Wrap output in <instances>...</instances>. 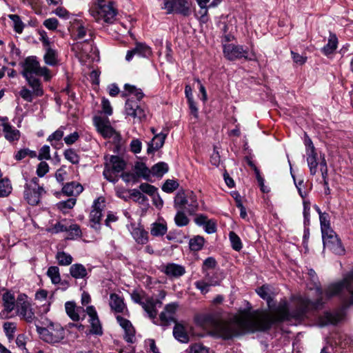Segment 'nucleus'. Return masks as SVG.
Masks as SVG:
<instances>
[{"instance_id": "nucleus-37", "label": "nucleus", "mask_w": 353, "mask_h": 353, "mask_svg": "<svg viewBox=\"0 0 353 353\" xmlns=\"http://www.w3.org/2000/svg\"><path fill=\"white\" fill-rule=\"evenodd\" d=\"M46 52L43 56V59L47 65L54 66L58 62L57 52L51 47L45 48Z\"/></svg>"}, {"instance_id": "nucleus-22", "label": "nucleus", "mask_w": 353, "mask_h": 353, "mask_svg": "<svg viewBox=\"0 0 353 353\" xmlns=\"http://www.w3.org/2000/svg\"><path fill=\"white\" fill-rule=\"evenodd\" d=\"M177 307L178 305L176 303H170L165 307L164 310L159 316L162 325L167 326L172 323H176L174 314Z\"/></svg>"}, {"instance_id": "nucleus-58", "label": "nucleus", "mask_w": 353, "mask_h": 353, "mask_svg": "<svg viewBox=\"0 0 353 353\" xmlns=\"http://www.w3.org/2000/svg\"><path fill=\"white\" fill-rule=\"evenodd\" d=\"M48 291L46 290H39L35 294V299L39 301H47L48 303L47 307L45 309V312H47L49 310L50 302L48 301Z\"/></svg>"}, {"instance_id": "nucleus-19", "label": "nucleus", "mask_w": 353, "mask_h": 353, "mask_svg": "<svg viewBox=\"0 0 353 353\" xmlns=\"http://www.w3.org/2000/svg\"><path fill=\"white\" fill-rule=\"evenodd\" d=\"M117 321L124 332V339L129 343L135 341V329L131 322L120 315L117 316Z\"/></svg>"}, {"instance_id": "nucleus-50", "label": "nucleus", "mask_w": 353, "mask_h": 353, "mask_svg": "<svg viewBox=\"0 0 353 353\" xmlns=\"http://www.w3.org/2000/svg\"><path fill=\"white\" fill-rule=\"evenodd\" d=\"M76 199L74 198H70L66 201H60L57 204V206L58 209L65 213L66 210L69 209H72L75 203H76Z\"/></svg>"}, {"instance_id": "nucleus-4", "label": "nucleus", "mask_w": 353, "mask_h": 353, "mask_svg": "<svg viewBox=\"0 0 353 353\" xmlns=\"http://www.w3.org/2000/svg\"><path fill=\"white\" fill-rule=\"evenodd\" d=\"M90 15L97 23H112L117 14L114 3L106 0H96L89 9Z\"/></svg>"}, {"instance_id": "nucleus-55", "label": "nucleus", "mask_w": 353, "mask_h": 353, "mask_svg": "<svg viewBox=\"0 0 353 353\" xmlns=\"http://www.w3.org/2000/svg\"><path fill=\"white\" fill-rule=\"evenodd\" d=\"M179 183L176 181L168 179L162 186V190L165 192L170 193L177 189Z\"/></svg>"}, {"instance_id": "nucleus-42", "label": "nucleus", "mask_w": 353, "mask_h": 353, "mask_svg": "<svg viewBox=\"0 0 353 353\" xmlns=\"http://www.w3.org/2000/svg\"><path fill=\"white\" fill-rule=\"evenodd\" d=\"M134 49L136 54L140 57H148L152 54L150 48L143 43H137Z\"/></svg>"}, {"instance_id": "nucleus-64", "label": "nucleus", "mask_w": 353, "mask_h": 353, "mask_svg": "<svg viewBox=\"0 0 353 353\" xmlns=\"http://www.w3.org/2000/svg\"><path fill=\"white\" fill-rule=\"evenodd\" d=\"M190 353H209V350L202 344H194L190 347Z\"/></svg>"}, {"instance_id": "nucleus-6", "label": "nucleus", "mask_w": 353, "mask_h": 353, "mask_svg": "<svg viewBox=\"0 0 353 353\" xmlns=\"http://www.w3.org/2000/svg\"><path fill=\"white\" fill-rule=\"evenodd\" d=\"M175 209H181L189 214H194L199 208L196 196L192 191H179L174 199Z\"/></svg>"}, {"instance_id": "nucleus-33", "label": "nucleus", "mask_w": 353, "mask_h": 353, "mask_svg": "<svg viewBox=\"0 0 353 353\" xmlns=\"http://www.w3.org/2000/svg\"><path fill=\"white\" fill-rule=\"evenodd\" d=\"M173 335L177 341L181 343H188L189 341V336L184 326L180 323H176L173 330Z\"/></svg>"}, {"instance_id": "nucleus-11", "label": "nucleus", "mask_w": 353, "mask_h": 353, "mask_svg": "<svg viewBox=\"0 0 353 353\" xmlns=\"http://www.w3.org/2000/svg\"><path fill=\"white\" fill-rule=\"evenodd\" d=\"M38 333L41 338L50 343L60 342L65 336L64 330L59 324H50L47 327H37Z\"/></svg>"}, {"instance_id": "nucleus-61", "label": "nucleus", "mask_w": 353, "mask_h": 353, "mask_svg": "<svg viewBox=\"0 0 353 353\" xmlns=\"http://www.w3.org/2000/svg\"><path fill=\"white\" fill-rule=\"evenodd\" d=\"M65 128L61 126L59 129H57L55 132H54L52 134H50L48 138V141L52 142L53 141H59L62 139L63 137Z\"/></svg>"}, {"instance_id": "nucleus-12", "label": "nucleus", "mask_w": 353, "mask_h": 353, "mask_svg": "<svg viewBox=\"0 0 353 353\" xmlns=\"http://www.w3.org/2000/svg\"><path fill=\"white\" fill-rule=\"evenodd\" d=\"M125 162L118 156H111L110 161L105 163L103 170L104 177L109 181L115 183L118 181L116 174L125 168Z\"/></svg>"}, {"instance_id": "nucleus-52", "label": "nucleus", "mask_w": 353, "mask_h": 353, "mask_svg": "<svg viewBox=\"0 0 353 353\" xmlns=\"http://www.w3.org/2000/svg\"><path fill=\"white\" fill-rule=\"evenodd\" d=\"M229 238L232 248L236 251H239L242 248V243L239 236L234 232H230L229 234Z\"/></svg>"}, {"instance_id": "nucleus-8", "label": "nucleus", "mask_w": 353, "mask_h": 353, "mask_svg": "<svg viewBox=\"0 0 353 353\" xmlns=\"http://www.w3.org/2000/svg\"><path fill=\"white\" fill-rule=\"evenodd\" d=\"M16 314L27 323L34 322L37 317L31 303L25 294H19L16 300Z\"/></svg>"}, {"instance_id": "nucleus-51", "label": "nucleus", "mask_w": 353, "mask_h": 353, "mask_svg": "<svg viewBox=\"0 0 353 353\" xmlns=\"http://www.w3.org/2000/svg\"><path fill=\"white\" fill-rule=\"evenodd\" d=\"M325 318L326 319L324 322L322 323V325L326 324H336L339 321H340L342 319L341 314H332L327 312L325 314Z\"/></svg>"}, {"instance_id": "nucleus-31", "label": "nucleus", "mask_w": 353, "mask_h": 353, "mask_svg": "<svg viewBox=\"0 0 353 353\" xmlns=\"http://www.w3.org/2000/svg\"><path fill=\"white\" fill-rule=\"evenodd\" d=\"M166 136L167 134L163 132L155 134L148 145V152L150 153L160 149L164 144Z\"/></svg>"}, {"instance_id": "nucleus-21", "label": "nucleus", "mask_w": 353, "mask_h": 353, "mask_svg": "<svg viewBox=\"0 0 353 353\" xmlns=\"http://www.w3.org/2000/svg\"><path fill=\"white\" fill-rule=\"evenodd\" d=\"M85 312L90 317V332L93 334L101 335L103 334L102 327L94 307L92 305L88 306Z\"/></svg>"}, {"instance_id": "nucleus-14", "label": "nucleus", "mask_w": 353, "mask_h": 353, "mask_svg": "<svg viewBox=\"0 0 353 353\" xmlns=\"http://www.w3.org/2000/svg\"><path fill=\"white\" fill-rule=\"evenodd\" d=\"M223 53L225 57L230 61L241 58L252 60L255 57L254 53H252V56H249L248 51L243 49V46H235L232 43L223 46Z\"/></svg>"}, {"instance_id": "nucleus-28", "label": "nucleus", "mask_w": 353, "mask_h": 353, "mask_svg": "<svg viewBox=\"0 0 353 353\" xmlns=\"http://www.w3.org/2000/svg\"><path fill=\"white\" fill-rule=\"evenodd\" d=\"M158 304L161 305V302L152 298H148L142 304V307L147 312L150 318L155 319L157 314V306Z\"/></svg>"}, {"instance_id": "nucleus-60", "label": "nucleus", "mask_w": 353, "mask_h": 353, "mask_svg": "<svg viewBox=\"0 0 353 353\" xmlns=\"http://www.w3.org/2000/svg\"><path fill=\"white\" fill-rule=\"evenodd\" d=\"M139 189L144 193L149 194L150 196L154 195V193L157 192V189L148 183H143L139 185Z\"/></svg>"}, {"instance_id": "nucleus-35", "label": "nucleus", "mask_w": 353, "mask_h": 353, "mask_svg": "<svg viewBox=\"0 0 353 353\" xmlns=\"http://www.w3.org/2000/svg\"><path fill=\"white\" fill-rule=\"evenodd\" d=\"M3 307L7 312H10L16 307V300L12 294L6 292L3 294L2 297Z\"/></svg>"}, {"instance_id": "nucleus-54", "label": "nucleus", "mask_w": 353, "mask_h": 353, "mask_svg": "<svg viewBox=\"0 0 353 353\" xmlns=\"http://www.w3.org/2000/svg\"><path fill=\"white\" fill-rule=\"evenodd\" d=\"M65 158L73 164L79 162V157L73 149H68L64 152Z\"/></svg>"}, {"instance_id": "nucleus-32", "label": "nucleus", "mask_w": 353, "mask_h": 353, "mask_svg": "<svg viewBox=\"0 0 353 353\" xmlns=\"http://www.w3.org/2000/svg\"><path fill=\"white\" fill-rule=\"evenodd\" d=\"M110 306L116 312H123L125 307L123 299L116 294H110Z\"/></svg>"}, {"instance_id": "nucleus-41", "label": "nucleus", "mask_w": 353, "mask_h": 353, "mask_svg": "<svg viewBox=\"0 0 353 353\" xmlns=\"http://www.w3.org/2000/svg\"><path fill=\"white\" fill-rule=\"evenodd\" d=\"M327 214L319 212V220L321 228L322 236L329 234V232H334L330 227V221Z\"/></svg>"}, {"instance_id": "nucleus-43", "label": "nucleus", "mask_w": 353, "mask_h": 353, "mask_svg": "<svg viewBox=\"0 0 353 353\" xmlns=\"http://www.w3.org/2000/svg\"><path fill=\"white\" fill-rule=\"evenodd\" d=\"M47 276L50 279L53 284H59L61 282L59 269L57 266H50L47 271Z\"/></svg>"}, {"instance_id": "nucleus-17", "label": "nucleus", "mask_w": 353, "mask_h": 353, "mask_svg": "<svg viewBox=\"0 0 353 353\" xmlns=\"http://www.w3.org/2000/svg\"><path fill=\"white\" fill-rule=\"evenodd\" d=\"M0 126L2 128L3 136L8 141L13 143L19 140L21 137L19 130L9 123L8 117H0Z\"/></svg>"}, {"instance_id": "nucleus-36", "label": "nucleus", "mask_w": 353, "mask_h": 353, "mask_svg": "<svg viewBox=\"0 0 353 353\" xmlns=\"http://www.w3.org/2000/svg\"><path fill=\"white\" fill-rule=\"evenodd\" d=\"M307 165L310 168V172L312 175L316 174L317 172V153L316 150L309 151L306 152Z\"/></svg>"}, {"instance_id": "nucleus-62", "label": "nucleus", "mask_w": 353, "mask_h": 353, "mask_svg": "<svg viewBox=\"0 0 353 353\" xmlns=\"http://www.w3.org/2000/svg\"><path fill=\"white\" fill-rule=\"evenodd\" d=\"M43 26L50 30H55L59 26V21L56 18H49L43 21Z\"/></svg>"}, {"instance_id": "nucleus-23", "label": "nucleus", "mask_w": 353, "mask_h": 353, "mask_svg": "<svg viewBox=\"0 0 353 353\" xmlns=\"http://www.w3.org/2000/svg\"><path fill=\"white\" fill-rule=\"evenodd\" d=\"M92 45L88 40H85L83 42H77L72 44V50L75 53L76 56L83 60L88 57V53L92 50Z\"/></svg>"}, {"instance_id": "nucleus-2", "label": "nucleus", "mask_w": 353, "mask_h": 353, "mask_svg": "<svg viewBox=\"0 0 353 353\" xmlns=\"http://www.w3.org/2000/svg\"><path fill=\"white\" fill-rule=\"evenodd\" d=\"M256 292L261 298L267 301L268 307L270 310H271V312L270 313H267L257 310L253 312L248 311V312H257L260 314L270 315L272 318L268 327H260L256 329V330H267L271 326L272 323L277 321L290 320L292 318L296 319H301L310 309H318L322 306L324 303L323 301V291L319 287H316L314 290L315 294L319 296V298L315 302H312L307 297H303L301 295H298L294 296L292 299V303L290 305H288L286 300H281L278 305L274 309L273 304L272 303L274 293L270 285H263L261 287L257 288L256 290ZM243 311L248 312V310H245ZM254 331H256V330Z\"/></svg>"}, {"instance_id": "nucleus-15", "label": "nucleus", "mask_w": 353, "mask_h": 353, "mask_svg": "<svg viewBox=\"0 0 353 353\" xmlns=\"http://www.w3.org/2000/svg\"><path fill=\"white\" fill-rule=\"evenodd\" d=\"M329 232V234L322 236L324 248H327L336 254H344L345 248L336 233L334 232Z\"/></svg>"}, {"instance_id": "nucleus-5", "label": "nucleus", "mask_w": 353, "mask_h": 353, "mask_svg": "<svg viewBox=\"0 0 353 353\" xmlns=\"http://www.w3.org/2000/svg\"><path fill=\"white\" fill-rule=\"evenodd\" d=\"M22 74L26 81H30L32 84L40 82L34 74L43 77L46 81H49L52 78L50 71L46 67H41L34 57H29L26 59Z\"/></svg>"}, {"instance_id": "nucleus-7", "label": "nucleus", "mask_w": 353, "mask_h": 353, "mask_svg": "<svg viewBox=\"0 0 353 353\" xmlns=\"http://www.w3.org/2000/svg\"><path fill=\"white\" fill-rule=\"evenodd\" d=\"M346 290L350 295V303H353V272L348 274L343 281L330 285L325 295L329 299Z\"/></svg>"}, {"instance_id": "nucleus-53", "label": "nucleus", "mask_w": 353, "mask_h": 353, "mask_svg": "<svg viewBox=\"0 0 353 353\" xmlns=\"http://www.w3.org/2000/svg\"><path fill=\"white\" fill-rule=\"evenodd\" d=\"M9 18L12 20L14 24V29L17 33H21L23 32L24 25L21 21L19 16L17 14H10Z\"/></svg>"}, {"instance_id": "nucleus-57", "label": "nucleus", "mask_w": 353, "mask_h": 353, "mask_svg": "<svg viewBox=\"0 0 353 353\" xmlns=\"http://www.w3.org/2000/svg\"><path fill=\"white\" fill-rule=\"evenodd\" d=\"M216 262L215 259L212 257H208L203 261V273H206V272L213 271L214 268L216 266Z\"/></svg>"}, {"instance_id": "nucleus-13", "label": "nucleus", "mask_w": 353, "mask_h": 353, "mask_svg": "<svg viewBox=\"0 0 353 353\" xmlns=\"http://www.w3.org/2000/svg\"><path fill=\"white\" fill-rule=\"evenodd\" d=\"M161 8L165 10L167 14L176 12L188 17L191 13L189 0H164Z\"/></svg>"}, {"instance_id": "nucleus-45", "label": "nucleus", "mask_w": 353, "mask_h": 353, "mask_svg": "<svg viewBox=\"0 0 353 353\" xmlns=\"http://www.w3.org/2000/svg\"><path fill=\"white\" fill-rule=\"evenodd\" d=\"M177 212L174 217L175 224L179 227L185 226L189 223V219L185 214V212L181 210V209H176Z\"/></svg>"}, {"instance_id": "nucleus-48", "label": "nucleus", "mask_w": 353, "mask_h": 353, "mask_svg": "<svg viewBox=\"0 0 353 353\" xmlns=\"http://www.w3.org/2000/svg\"><path fill=\"white\" fill-rule=\"evenodd\" d=\"M8 50H9V54L10 58L12 61V65L15 64V62L19 60L21 57V52L19 49H18L14 43L12 41H10L8 45Z\"/></svg>"}, {"instance_id": "nucleus-46", "label": "nucleus", "mask_w": 353, "mask_h": 353, "mask_svg": "<svg viewBox=\"0 0 353 353\" xmlns=\"http://www.w3.org/2000/svg\"><path fill=\"white\" fill-rule=\"evenodd\" d=\"M12 190V187L9 179H3L0 181V197L8 196Z\"/></svg>"}, {"instance_id": "nucleus-26", "label": "nucleus", "mask_w": 353, "mask_h": 353, "mask_svg": "<svg viewBox=\"0 0 353 353\" xmlns=\"http://www.w3.org/2000/svg\"><path fill=\"white\" fill-rule=\"evenodd\" d=\"M129 230L137 243L144 245L148 243V233L141 226H136L134 224H131Z\"/></svg>"}, {"instance_id": "nucleus-29", "label": "nucleus", "mask_w": 353, "mask_h": 353, "mask_svg": "<svg viewBox=\"0 0 353 353\" xmlns=\"http://www.w3.org/2000/svg\"><path fill=\"white\" fill-rule=\"evenodd\" d=\"M83 190V186L77 182L66 183L62 188L63 193L67 196H77Z\"/></svg>"}, {"instance_id": "nucleus-9", "label": "nucleus", "mask_w": 353, "mask_h": 353, "mask_svg": "<svg viewBox=\"0 0 353 353\" xmlns=\"http://www.w3.org/2000/svg\"><path fill=\"white\" fill-rule=\"evenodd\" d=\"M223 279V272L221 270L206 272L203 279L196 281L194 285L202 294H205L210 291V287L219 285Z\"/></svg>"}, {"instance_id": "nucleus-40", "label": "nucleus", "mask_w": 353, "mask_h": 353, "mask_svg": "<svg viewBox=\"0 0 353 353\" xmlns=\"http://www.w3.org/2000/svg\"><path fill=\"white\" fill-rule=\"evenodd\" d=\"M55 258L59 265L62 266H67L72 263L73 261L72 256L63 251L58 252L55 256Z\"/></svg>"}, {"instance_id": "nucleus-20", "label": "nucleus", "mask_w": 353, "mask_h": 353, "mask_svg": "<svg viewBox=\"0 0 353 353\" xmlns=\"http://www.w3.org/2000/svg\"><path fill=\"white\" fill-rule=\"evenodd\" d=\"M70 26L68 30L71 34V36L74 39H82L85 37L87 33V28L84 23L78 19H72L70 21Z\"/></svg>"}, {"instance_id": "nucleus-10", "label": "nucleus", "mask_w": 353, "mask_h": 353, "mask_svg": "<svg viewBox=\"0 0 353 353\" xmlns=\"http://www.w3.org/2000/svg\"><path fill=\"white\" fill-rule=\"evenodd\" d=\"M44 193L43 188L39 184L38 178L33 177L30 181H27L24 190V198L30 205H37Z\"/></svg>"}, {"instance_id": "nucleus-63", "label": "nucleus", "mask_w": 353, "mask_h": 353, "mask_svg": "<svg viewBox=\"0 0 353 353\" xmlns=\"http://www.w3.org/2000/svg\"><path fill=\"white\" fill-rule=\"evenodd\" d=\"M49 171V165L45 161H41L37 166V174L39 177H43L45 176Z\"/></svg>"}, {"instance_id": "nucleus-34", "label": "nucleus", "mask_w": 353, "mask_h": 353, "mask_svg": "<svg viewBox=\"0 0 353 353\" xmlns=\"http://www.w3.org/2000/svg\"><path fill=\"white\" fill-rule=\"evenodd\" d=\"M70 274L73 278L79 279L85 278L87 276L88 272L83 265L81 263H75L70 266Z\"/></svg>"}, {"instance_id": "nucleus-24", "label": "nucleus", "mask_w": 353, "mask_h": 353, "mask_svg": "<svg viewBox=\"0 0 353 353\" xmlns=\"http://www.w3.org/2000/svg\"><path fill=\"white\" fill-rule=\"evenodd\" d=\"M65 309L68 316L74 321H78L81 319L85 317L84 312L85 310L82 307H77L75 303L72 301H68L65 303Z\"/></svg>"}, {"instance_id": "nucleus-18", "label": "nucleus", "mask_w": 353, "mask_h": 353, "mask_svg": "<svg viewBox=\"0 0 353 353\" xmlns=\"http://www.w3.org/2000/svg\"><path fill=\"white\" fill-rule=\"evenodd\" d=\"M27 82L32 88V90H30L26 87H23L21 89L19 94L23 100L28 102H32L34 97H41L43 94V90L41 82H35L34 84H32L30 81Z\"/></svg>"}, {"instance_id": "nucleus-25", "label": "nucleus", "mask_w": 353, "mask_h": 353, "mask_svg": "<svg viewBox=\"0 0 353 353\" xmlns=\"http://www.w3.org/2000/svg\"><path fill=\"white\" fill-rule=\"evenodd\" d=\"M104 203V199L99 197L94 200L92 205V210L90 212V221L94 225H99L101 219V210Z\"/></svg>"}, {"instance_id": "nucleus-47", "label": "nucleus", "mask_w": 353, "mask_h": 353, "mask_svg": "<svg viewBox=\"0 0 353 353\" xmlns=\"http://www.w3.org/2000/svg\"><path fill=\"white\" fill-rule=\"evenodd\" d=\"M205 240L202 236H196L189 241V246L192 251H199L202 249Z\"/></svg>"}, {"instance_id": "nucleus-44", "label": "nucleus", "mask_w": 353, "mask_h": 353, "mask_svg": "<svg viewBox=\"0 0 353 353\" xmlns=\"http://www.w3.org/2000/svg\"><path fill=\"white\" fill-rule=\"evenodd\" d=\"M151 173L157 176H162L168 171V165L164 162H160L152 166Z\"/></svg>"}, {"instance_id": "nucleus-3", "label": "nucleus", "mask_w": 353, "mask_h": 353, "mask_svg": "<svg viewBox=\"0 0 353 353\" xmlns=\"http://www.w3.org/2000/svg\"><path fill=\"white\" fill-rule=\"evenodd\" d=\"M123 97L127 98L125 103L124 112L126 117L133 119V122L139 123L146 117L145 109L139 103L144 94L139 88L130 84H125L124 90L121 93Z\"/></svg>"}, {"instance_id": "nucleus-39", "label": "nucleus", "mask_w": 353, "mask_h": 353, "mask_svg": "<svg viewBox=\"0 0 353 353\" xmlns=\"http://www.w3.org/2000/svg\"><path fill=\"white\" fill-rule=\"evenodd\" d=\"M134 171L138 176L148 179L151 174V170L141 162H137L134 165Z\"/></svg>"}, {"instance_id": "nucleus-56", "label": "nucleus", "mask_w": 353, "mask_h": 353, "mask_svg": "<svg viewBox=\"0 0 353 353\" xmlns=\"http://www.w3.org/2000/svg\"><path fill=\"white\" fill-rule=\"evenodd\" d=\"M69 232V236L68 239H73L76 237L80 236L81 231L79 226L77 224H72L68 227V231Z\"/></svg>"}, {"instance_id": "nucleus-49", "label": "nucleus", "mask_w": 353, "mask_h": 353, "mask_svg": "<svg viewBox=\"0 0 353 353\" xmlns=\"http://www.w3.org/2000/svg\"><path fill=\"white\" fill-rule=\"evenodd\" d=\"M3 328L8 339L10 341L12 340L17 330L16 323L12 322H5L3 323Z\"/></svg>"}, {"instance_id": "nucleus-16", "label": "nucleus", "mask_w": 353, "mask_h": 353, "mask_svg": "<svg viewBox=\"0 0 353 353\" xmlns=\"http://www.w3.org/2000/svg\"><path fill=\"white\" fill-rule=\"evenodd\" d=\"M94 124L97 131L104 137L110 138L118 136L116 130L111 126L109 119L101 117L94 118Z\"/></svg>"}, {"instance_id": "nucleus-30", "label": "nucleus", "mask_w": 353, "mask_h": 353, "mask_svg": "<svg viewBox=\"0 0 353 353\" xmlns=\"http://www.w3.org/2000/svg\"><path fill=\"white\" fill-rule=\"evenodd\" d=\"M168 230L167 223L163 219H159L151 224L150 234L153 236H163Z\"/></svg>"}, {"instance_id": "nucleus-1", "label": "nucleus", "mask_w": 353, "mask_h": 353, "mask_svg": "<svg viewBox=\"0 0 353 353\" xmlns=\"http://www.w3.org/2000/svg\"><path fill=\"white\" fill-rule=\"evenodd\" d=\"M272 318L270 315L239 311L227 321H219L212 314H199L196 323L212 334L223 339H230L260 327H268Z\"/></svg>"}, {"instance_id": "nucleus-38", "label": "nucleus", "mask_w": 353, "mask_h": 353, "mask_svg": "<svg viewBox=\"0 0 353 353\" xmlns=\"http://www.w3.org/2000/svg\"><path fill=\"white\" fill-rule=\"evenodd\" d=\"M338 39L335 34H330L326 46L322 48V52L325 55L332 54L337 48Z\"/></svg>"}, {"instance_id": "nucleus-27", "label": "nucleus", "mask_w": 353, "mask_h": 353, "mask_svg": "<svg viewBox=\"0 0 353 353\" xmlns=\"http://www.w3.org/2000/svg\"><path fill=\"white\" fill-rule=\"evenodd\" d=\"M162 271L170 277H180L185 273V268L183 265L174 263L163 265Z\"/></svg>"}, {"instance_id": "nucleus-59", "label": "nucleus", "mask_w": 353, "mask_h": 353, "mask_svg": "<svg viewBox=\"0 0 353 353\" xmlns=\"http://www.w3.org/2000/svg\"><path fill=\"white\" fill-rule=\"evenodd\" d=\"M130 196L135 201L141 203H144L147 200V198L141 192V191L137 189L130 190Z\"/></svg>"}]
</instances>
